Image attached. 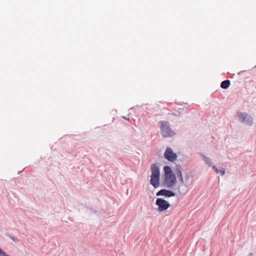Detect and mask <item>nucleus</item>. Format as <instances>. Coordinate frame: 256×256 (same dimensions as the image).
Segmentation results:
<instances>
[{
  "label": "nucleus",
  "instance_id": "nucleus-19",
  "mask_svg": "<svg viewBox=\"0 0 256 256\" xmlns=\"http://www.w3.org/2000/svg\"><path fill=\"white\" fill-rule=\"evenodd\" d=\"M6 256H10L8 254Z\"/></svg>",
  "mask_w": 256,
  "mask_h": 256
},
{
  "label": "nucleus",
  "instance_id": "nucleus-1",
  "mask_svg": "<svg viewBox=\"0 0 256 256\" xmlns=\"http://www.w3.org/2000/svg\"><path fill=\"white\" fill-rule=\"evenodd\" d=\"M150 169L152 175L150 176V184L154 188H157L160 185V168L156 164H152L150 166Z\"/></svg>",
  "mask_w": 256,
  "mask_h": 256
},
{
  "label": "nucleus",
  "instance_id": "nucleus-6",
  "mask_svg": "<svg viewBox=\"0 0 256 256\" xmlns=\"http://www.w3.org/2000/svg\"><path fill=\"white\" fill-rule=\"evenodd\" d=\"M164 156L166 160L170 162H175L178 158L176 154L172 150L170 147L166 148Z\"/></svg>",
  "mask_w": 256,
  "mask_h": 256
},
{
  "label": "nucleus",
  "instance_id": "nucleus-13",
  "mask_svg": "<svg viewBox=\"0 0 256 256\" xmlns=\"http://www.w3.org/2000/svg\"><path fill=\"white\" fill-rule=\"evenodd\" d=\"M219 173L220 174L221 176H224L225 174V170L224 168H221L220 170Z\"/></svg>",
  "mask_w": 256,
  "mask_h": 256
},
{
  "label": "nucleus",
  "instance_id": "nucleus-2",
  "mask_svg": "<svg viewBox=\"0 0 256 256\" xmlns=\"http://www.w3.org/2000/svg\"><path fill=\"white\" fill-rule=\"evenodd\" d=\"M160 134L164 138H172L176 134L170 128V124L168 121H161L160 122Z\"/></svg>",
  "mask_w": 256,
  "mask_h": 256
},
{
  "label": "nucleus",
  "instance_id": "nucleus-18",
  "mask_svg": "<svg viewBox=\"0 0 256 256\" xmlns=\"http://www.w3.org/2000/svg\"><path fill=\"white\" fill-rule=\"evenodd\" d=\"M250 256H252V253H250Z\"/></svg>",
  "mask_w": 256,
  "mask_h": 256
},
{
  "label": "nucleus",
  "instance_id": "nucleus-16",
  "mask_svg": "<svg viewBox=\"0 0 256 256\" xmlns=\"http://www.w3.org/2000/svg\"><path fill=\"white\" fill-rule=\"evenodd\" d=\"M190 184L187 182V180H186V184H184V186L188 188L190 186Z\"/></svg>",
  "mask_w": 256,
  "mask_h": 256
},
{
  "label": "nucleus",
  "instance_id": "nucleus-11",
  "mask_svg": "<svg viewBox=\"0 0 256 256\" xmlns=\"http://www.w3.org/2000/svg\"><path fill=\"white\" fill-rule=\"evenodd\" d=\"M230 80H225L222 82L220 87L224 89H226L230 86Z\"/></svg>",
  "mask_w": 256,
  "mask_h": 256
},
{
  "label": "nucleus",
  "instance_id": "nucleus-10",
  "mask_svg": "<svg viewBox=\"0 0 256 256\" xmlns=\"http://www.w3.org/2000/svg\"><path fill=\"white\" fill-rule=\"evenodd\" d=\"M202 156L206 164H208L210 167H212L213 166V163L210 160V159L203 154H202Z\"/></svg>",
  "mask_w": 256,
  "mask_h": 256
},
{
  "label": "nucleus",
  "instance_id": "nucleus-7",
  "mask_svg": "<svg viewBox=\"0 0 256 256\" xmlns=\"http://www.w3.org/2000/svg\"><path fill=\"white\" fill-rule=\"evenodd\" d=\"M176 194V193L172 190L165 188L162 189L156 193V196H164L166 198L173 197Z\"/></svg>",
  "mask_w": 256,
  "mask_h": 256
},
{
  "label": "nucleus",
  "instance_id": "nucleus-17",
  "mask_svg": "<svg viewBox=\"0 0 256 256\" xmlns=\"http://www.w3.org/2000/svg\"><path fill=\"white\" fill-rule=\"evenodd\" d=\"M124 119H125V120H130V118H126L125 116H122V117Z\"/></svg>",
  "mask_w": 256,
  "mask_h": 256
},
{
  "label": "nucleus",
  "instance_id": "nucleus-15",
  "mask_svg": "<svg viewBox=\"0 0 256 256\" xmlns=\"http://www.w3.org/2000/svg\"><path fill=\"white\" fill-rule=\"evenodd\" d=\"M212 169H214V171L216 172V173H219V171H220V170H218V168H217L213 165L212 166Z\"/></svg>",
  "mask_w": 256,
  "mask_h": 256
},
{
  "label": "nucleus",
  "instance_id": "nucleus-9",
  "mask_svg": "<svg viewBox=\"0 0 256 256\" xmlns=\"http://www.w3.org/2000/svg\"><path fill=\"white\" fill-rule=\"evenodd\" d=\"M164 176L175 175L171 168L168 166H166L164 168Z\"/></svg>",
  "mask_w": 256,
  "mask_h": 256
},
{
  "label": "nucleus",
  "instance_id": "nucleus-12",
  "mask_svg": "<svg viewBox=\"0 0 256 256\" xmlns=\"http://www.w3.org/2000/svg\"><path fill=\"white\" fill-rule=\"evenodd\" d=\"M6 236L11 238L15 242H19V240L18 238H16L14 236H11L8 233L6 234Z\"/></svg>",
  "mask_w": 256,
  "mask_h": 256
},
{
  "label": "nucleus",
  "instance_id": "nucleus-14",
  "mask_svg": "<svg viewBox=\"0 0 256 256\" xmlns=\"http://www.w3.org/2000/svg\"><path fill=\"white\" fill-rule=\"evenodd\" d=\"M8 254L0 248V256H6Z\"/></svg>",
  "mask_w": 256,
  "mask_h": 256
},
{
  "label": "nucleus",
  "instance_id": "nucleus-3",
  "mask_svg": "<svg viewBox=\"0 0 256 256\" xmlns=\"http://www.w3.org/2000/svg\"><path fill=\"white\" fill-rule=\"evenodd\" d=\"M177 182L176 177L175 175L164 176V178L161 186L168 188H172Z\"/></svg>",
  "mask_w": 256,
  "mask_h": 256
},
{
  "label": "nucleus",
  "instance_id": "nucleus-4",
  "mask_svg": "<svg viewBox=\"0 0 256 256\" xmlns=\"http://www.w3.org/2000/svg\"><path fill=\"white\" fill-rule=\"evenodd\" d=\"M156 204L158 206V210L160 212L167 210L170 206L168 201L162 198H158Z\"/></svg>",
  "mask_w": 256,
  "mask_h": 256
},
{
  "label": "nucleus",
  "instance_id": "nucleus-8",
  "mask_svg": "<svg viewBox=\"0 0 256 256\" xmlns=\"http://www.w3.org/2000/svg\"><path fill=\"white\" fill-rule=\"evenodd\" d=\"M175 172L176 174L177 175L178 178H179L180 182L182 184H184V181L182 178V168L180 166H176V168L175 169Z\"/></svg>",
  "mask_w": 256,
  "mask_h": 256
},
{
  "label": "nucleus",
  "instance_id": "nucleus-5",
  "mask_svg": "<svg viewBox=\"0 0 256 256\" xmlns=\"http://www.w3.org/2000/svg\"><path fill=\"white\" fill-rule=\"evenodd\" d=\"M238 120L244 124L251 126L253 124V118L248 113H240Z\"/></svg>",
  "mask_w": 256,
  "mask_h": 256
}]
</instances>
